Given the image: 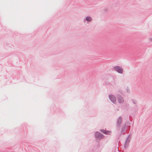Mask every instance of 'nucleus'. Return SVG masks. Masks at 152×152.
Returning <instances> with one entry per match:
<instances>
[{"label": "nucleus", "mask_w": 152, "mask_h": 152, "mask_svg": "<svg viewBox=\"0 0 152 152\" xmlns=\"http://www.w3.org/2000/svg\"><path fill=\"white\" fill-rule=\"evenodd\" d=\"M101 131L104 133L106 134H110L111 133V132L110 131H107L104 130H102Z\"/></svg>", "instance_id": "obj_5"}, {"label": "nucleus", "mask_w": 152, "mask_h": 152, "mask_svg": "<svg viewBox=\"0 0 152 152\" xmlns=\"http://www.w3.org/2000/svg\"><path fill=\"white\" fill-rule=\"evenodd\" d=\"M118 100L119 103H121L123 102V99L121 96H118Z\"/></svg>", "instance_id": "obj_4"}, {"label": "nucleus", "mask_w": 152, "mask_h": 152, "mask_svg": "<svg viewBox=\"0 0 152 152\" xmlns=\"http://www.w3.org/2000/svg\"><path fill=\"white\" fill-rule=\"evenodd\" d=\"M86 20L88 21H90L91 20V17H87L86 18Z\"/></svg>", "instance_id": "obj_6"}, {"label": "nucleus", "mask_w": 152, "mask_h": 152, "mask_svg": "<svg viewBox=\"0 0 152 152\" xmlns=\"http://www.w3.org/2000/svg\"><path fill=\"white\" fill-rule=\"evenodd\" d=\"M109 97L110 99L113 103H115L116 102L115 98L113 95H110L109 96Z\"/></svg>", "instance_id": "obj_2"}, {"label": "nucleus", "mask_w": 152, "mask_h": 152, "mask_svg": "<svg viewBox=\"0 0 152 152\" xmlns=\"http://www.w3.org/2000/svg\"><path fill=\"white\" fill-rule=\"evenodd\" d=\"M114 69L115 71L119 73H121L123 72V69L121 67L118 66H116L114 67Z\"/></svg>", "instance_id": "obj_1"}, {"label": "nucleus", "mask_w": 152, "mask_h": 152, "mask_svg": "<svg viewBox=\"0 0 152 152\" xmlns=\"http://www.w3.org/2000/svg\"><path fill=\"white\" fill-rule=\"evenodd\" d=\"M118 122H121V119H118Z\"/></svg>", "instance_id": "obj_7"}, {"label": "nucleus", "mask_w": 152, "mask_h": 152, "mask_svg": "<svg viewBox=\"0 0 152 152\" xmlns=\"http://www.w3.org/2000/svg\"><path fill=\"white\" fill-rule=\"evenodd\" d=\"M95 136L96 138H100L102 137V135L99 132H96L95 133Z\"/></svg>", "instance_id": "obj_3"}]
</instances>
